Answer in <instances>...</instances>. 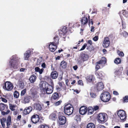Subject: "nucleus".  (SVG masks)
<instances>
[{
  "label": "nucleus",
  "mask_w": 128,
  "mask_h": 128,
  "mask_svg": "<svg viewBox=\"0 0 128 128\" xmlns=\"http://www.w3.org/2000/svg\"><path fill=\"white\" fill-rule=\"evenodd\" d=\"M59 39L58 36H56L54 37V41L52 42H54L55 44H58Z\"/></svg>",
  "instance_id": "30"
},
{
  "label": "nucleus",
  "mask_w": 128,
  "mask_h": 128,
  "mask_svg": "<svg viewBox=\"0 0 128 128\" xmlns=\"http://www.w3.org/2000/svg\"><path fill=\"white\" fill-rule=\"evenodd\" d=\"M16 105H13L11 104H9L10 108L12 111H14L15 110L14 108L16 107Z\"/></svg>",
  "instance_id": "37"
},
{
  "label": "nucleus",
  "mask_w": 128,
  "mask_h": 128,
  "mask_svg": "<svg viewBox=\"0 0 128 128\" xmlns=\"http://www.w3.org/2000/svg\"><path fill=\"white\" fill-rule=\"evenodd\" d=\"M26 108L29 113L31 112L32 109V107L31 106L26 107Z\"/></svg>",
  "instance_id": "41"
},
{
  "label": "nucleus",
  "mask_w": 128,
  "mask_h": 128,
  "mask_svg": "<svg viewBox=\"0 0 128 128\" xmlns=\"http://www.w3.org/2000/svg\"><path fill=\"white\" fill-rule=\"evenodd\" d=\"M18 60H15L14 58H12L10 62V68H13L14 69H17L18 68L17 66L18 64Z\"/></svg>",
  "instance_id": "11"
},
{
  "label": "nucleus",
  "mask_w": 128,
  "mask_h": 128,
  "mask_svg": "<svg viewBox=\"0 0 128 128\" xmlns=\"http://www.w3.org/2000/svg\"><path fill=\"white\" fill-rule=\"evenodd\" d=\"M78 84L80 85L83 86V82L82 80H79L78 81Z\"/></svg>",
  "instance_id": "48"
},
{
  "label": "nucleus",
  "mask_w": 128,
  "mask_h": 128,
  "mask_svg": "<svg viewBox=\"0 0 128 128\" xmlns=\"http://www.w3.org/2000/svg\"><path fill=\"white\" fill-rule=\"evenodd\" d=\"M74 108L70 104H68L65 105L64 107V112L68 115H70L73 113Z\"/></svg>",
  "instance_id": "5"
},
{
  "label": "nucleus",
  "mask_w": 128,
  "mask_h": 128,
  "mask_svg": "<svg viewBox=\"0 0 128 128\" xmlns=\"http://www.w3.org/2000/svg\"><path fill=\"white\" fill-rule=\"evenodd\" d=\"M97 128H106L105 126L102 125H100L98 126Z\"/></svg>",
  "instance_id": "54"
},
{
  "label": "nucleus",
  "mask_w": 128,
  "mask_h": 128,
  "mask_svg": "<svg viewBox=\"0 0 128 128\" xmlns=\"http://www.w3.org/2000/svg\"><path fill=\"white\" fill-rule=\"evenodd\" d=\"M88 43L90 44V45H92V42L91 40H89L88 41Z\"/></svg>",
  "instance_id": "57"
},
{
  "label": "nucleus",
  "mask_w": 128,
  "mask_h": 128,
  "mask_svg": "<svg viewBox=\"0 0 128 128\" xmlns=\"http://www.w3.org/2000/svg\"><path fill=\"white\" fill-rule=\"evenodd\" d=\"M110 44V42L109 38L108 37H105L102 43V45L104 47H108L109 46Z\"/></svg>",
  "instance_id": "13"
},
{
  "label": "nucleus",
  "mask_w": 128,
  "mask_h": 128,
  "mask_svg": "<svg viewBox=\"0 0 128 128\" xmlns=\"http://www.w3.org/2000/svg\"><path fill=\"white\" fill-rule=\"evenodd\" d=\"M88 20L86 17L84 16L80 20L81 26H83L86 24L88 22Z\"/></svg>",
  "instance_id": "19"
},
{
  "label": "nucleus",
  "mask_w": 128,
  "mask_h": 128,
  "mask_svg": "<svg viewBox=\"0 0 128 128\" xmlns=\"http://www.w3.org/2000/svg\"><path fill=\"white\" fill-rule=\"evenodd\" d=\"M23 112V114L25 115H26L29 114L26 108L24 110Z\"/></svg>",
  "instance_id": "43"
},
{
  "label": "nucleus",
  "mask_w": 128,
  "mask_h": 128,
  "mask_svg": "<svg viewBox=\"0 0 128 128\" xmlns=\"http://www.w3.org/2000/svg\"><path fill=\"white\" fill-rule=\"evenodd\" d=\"M113 94L116 95H118L119 94L118 92L116 91H114L113 92Z\"/></svg>",
  "instance_id": "59"
},
{
  "label": "nucleus",
  "mask_w": 128,
  "mask_h": 128,
  "mask_svg": "<svg viewBox=\"0 0 128 128\" xmlns=\"http://www.w3.org/2000/svg\"><path fill=\"white\" fill-rule=\"evenodd\" d=\"M1 98L2 99V101L6 103L7 102V100L5 98L2 97H1Z\"/></svg>",
  "instance_id": "53"
},
{
  "label": "nucleus",
  "mask_w": 128,
  "mask_h": 128,
  "mask_svg": "<svg viewBox=\"0 0 128 128\" xmlns=\"http://www.w3.org/2000/svg\"><path fill=\"white\" fill-rule=\"evenodd\" d=\"M75 120L78 121V120H79L80 119V118L79 116L78 115H76L75 116Z\"/></svg>",
  "instance_id": "49"
},
{
  "label": "nucleus",
  "mask_w": 128,
  "mask_h": 128,
  "mask_svg": "<svg viewBox=\"0 0 128 128\" xmlns=\"http://www.w3.org/2000/svg\"><path fill=\"white\" fill-rule=\"evenodd\" d=\"M38 128H49V126L45 124H41Z\"/></svg>",
  "instance_id": "35"
},
{
  "label": "nucleus",
  "mask_w": 128,
  "mask_h": 128,
  "mask_svg": "<svg viewBox=\"0 0 128 128\" xmlns=\"http://www.w3.org/2000/svg\"><path fill=\"white\" fill-rule=\"evenodd\" d=\"M50 103L49 101H47L44 102L45 104H46L47 106H49L50 105Z\"/></svg>",
  "instance_id": "63"
},
{
  "label": "nucleus",
  "mask_w": 128,
  "mask_h": 128,
  "mask_svg": "<svg viewBox=\"0 0 128 128\" xmlns=\"http://www.w3.org/2000/svg\"><path fill=\"white\" fill-rule=\"evenodd\" d=\"M87 46V44L86 43L84 44V45L82 46V48L80 50V51L82 50H84Z\"/></svg>",
  "instance_id": "46"
},
{
  "label": "nucleus",
  "mask_w": 128,
  "mask_h": 128,
  "mask_svg": "<svg viewBox=\"0 0 128 128\" xmlns=\"http://www.w3.org/2000/svg\"><path fill=\"white\" fill-rule=\"evenodd\" d=\"M91 28L90 30V31L91 32H94V27L93 26H92L91 27Z\"/></svg>",
  "instance_id": "60"
},
{
  "label": "nucleus",
  "mask_w": 128,
  "mask_h": 128,
  "mask_svg": "<svg viewBox=\"0 0 128 128\" xmlns=\"http://www.w3.org/2000/svg\"><path fill=\"white\" fill-rule=\"evenodd\" d=\"M31 54V51L28 50L26 52V53L24 54V57L25 60H28V58Z\"/></svg>",
  "instance_id": "20"
},
{
  "label": "nucleus",
  "mask_w": 128,
  "mask_h": 128,
  "mask_svg": "<svg viewBox=\"0 0 128 128\" xmlns=\"http://www.w3.org/2000/svg\"><path fill=\"white\" fill-rule=\"evenodd\" d=\"M104 88L103 83L102 82H98L97 84L96 88L99 91L103 90Z\"/></svg>",
  "instance_id": "17"
},
{
  "label": "nucleus",
  "mask_w": 128,
  "mask_h": 128,
  "mask_svg": "<svg viewBox=\"0 0 128 128\" xmlns=\"http://www.w3.org/2000/svg\"><path fill=\"white\" fill-rule=\"evenodd\" d=\"M6 125L7 127L6 128H9L10 126L11 125V116L9 115L8 116L7 120H6Z\"/></svg>",
  "instance_id": "16"
},
{
  "label": "nucleus",
  "mask_w": 128,
  "mask_h": 128,
  "mask_svg": "<svg viewBox=\"0 0 128 128\" xmlns=\"http://www.w3.org/2000/svg\"><path fill=\"white\" fill-rule=\"evenodd\" d=\"M59 98V95L57 92H55L53 94L51 97V99L56 100L58 99Z\"/></svg>",
  "instance_id": "24"
},
{
  "label": "nucleus",
  "mask_w": 128,
  "mask_h": 128,
  "mask_svg": "<svg viewBox=\"0 0 128 128\" xmlns=\"http://www.w3.org/2000/svg\"><path fill=\"white\" fill-rule=\"evenodd\" d=\"M58 76V73L56 71H54L52 72L50 74L51 77L52 79H55Z\"/></svg>",
  "instance_id": "25"
},
{
  "label": "nucleus",
  "mask_w": 128,
  "mask_h": 128,
  "mask_svg": "<svg viewBox=\"0 0 128 128\" xmlns=\"http://www.w3.org/2000/svg\"><path fill=\"white\" fill-rule=\"evenodd\" d=\"M98 36H95L93 38V40L95 41H97L98 40Z\"/></svg>",
  "instance_id": "50"
},
{
  "label": "nucleus",
  "mask_w": 128,
  "mask_h": 128,
  "mask_svg": "<svg viewBox=\"0 0 128 128\" xmlns=\"http://www.w3.org/2000/svg\"><path fill=\"white\" fill-rule=\"evenodd\" d=\"M61 87L64 90H66V87L65 84Z\"/></svg>",
  "instance_id": "55"
},
{
  "label": "nucleus",
  "mask_w": 128,
  "mask_h": 128,
  "mask_svg": "<svg viewBox=\"0 0 128 128\" xmlns=\"http://www.w3.org/2000/svg\"><path fill=\"white\" fill-rule=\"evenodd\" d=\"M123 102L124 103L128 102V96H126L123 98L122 100Z\"/></svg>",
  "instance_id": "40"
},
{
  "label": "nucleus",
  "mask_w": 128,
  "mask_h": 128,
  "mask_svg": "<svg viewBox=\"0 0 128 128\" xmlns=\"http://www.w3.org/2000/svg\"><path fill=\"white\" fill-rule=\"evenodd\" d=\"M39 116L37 114H34L30 118L31 122L35 124H37L39 122Z\"/></svg>",
  "instance_id": "8"
},
{
  "label": "nucleus",
  "mask_w": 128,
  "mask_h": 128,
  "mask_svg": "<svg viewBox=\"0 0 128 128\" xmlns=\"http://www.w3.org/2000/svg\"><path fill=\"white\" fill-rule=\"evenodd\" d=\"M57 45L54 42H50L49 46L50 50L52 52H54L57 48Z\"/></svg>",
  "instance_id": "14"
},
{
  "label": "nucleus",
  "mask_w": 128,
  "mask_h": 128,
  "mask_svg": "<svg viewBox=\"0 0 128 128\" xmlns=\"http://www.w3.org/2000/svg\"><path fill=\"white\" fill-rule=\"evenodd\" d=\"M35 71L36 72H39L40 74H42L44 70V69L42 68L40 69L38 67H36L34 68Z\"/></svg>",
  "instance_id": "29"
},
{
  "label": "nucleus",
  "mask_w": 128,
  "mask_h": 128,
  "mask_svg": "<svg viewBox=\"0 0 128 128\" xmlns=\"http://www.w3.org/2000/svg\"><path fill=\"white\" fill-rule=\"evenodd\" d=\"M100 98L103 102H108L110 100L111 98L110 94L108 92H103L101 94Z\"/></svg>",
  "instance_id": "4"
},
{
  "label": "nucleus",
  "mask_w": 128,
  "mask_h": 128,
  "mask_svg": "<svg viewBox=\"0 0 128 128\" xmlns=\"http://www.w3.org/2000/svg\"><path fill=\"white\" fill-rule=\"evenodd\" d=\"M90 95L91 96L92 98H95L96 96V95L95 93H94L93 92H91Z\"/></svg>",
  "instance_id": "44"
},
{
  "label": "nucleus",
  "mask_w": 128,
  "mask_h": 128,
  "mask_svg": "<svg viewBox=\"0 0 128 128\" xmlns=\"http://www.w3.org/2000/svg\"><path fill=\"white\" fill-rule=\"evenodd\" d=\"M62 102V101L61 100H59L54 103L55 105L56 106H57L60 105Z\"/></svg>",
  "instance_id": "45"
},
{
  "label": "nucleus",
  "mask_w": 128,
  "mask_h": 128,
  "mask_svg": "<svg viewBox=\"0 0 128 128\" xmlns=\"http://www.w3.org/2000/svg\"><path fill=\"white\" fill-rule=\"evenodd\" d=\"M1 123L2 126L3 128H5V125L4 122L6 121V119L5 118H3L2 119H0Z\"/></svg>",
  "instance_id": "31"
},
{
  "label": "nucleus",
  "mask_w": 128,
  "mask_h": 128,
  "mask_svg": "<svg viewBox=\"0 0 128 128\" xmlns=\"http://www.w3.org/2000/svg\"><path fill=\"white\" fill-rule=\"evenodd\" d=\"M121 61V59L119 58H116L114 62L116 64H118L120 63Z\"/></svg>",
  "instance_id": "39"
},
{
  "label": "nucleus",
  "mask_w": 128,
  "mask_h": 128,
  "mask_svg": "<svg viewBox=\"0 0 128 128\" xmlns=\"http://www.w3.org/2000/svg\"><path fill=\"white\" fill-rule=\"evenodd\" d=\"M77 126L74 124H73L71 128H77Z\"/></svg>",
  "instance_id": "64"
},
{
  "label": "nucleus",
  "mask_w": 128,
  "mask_h": 128,
  "mask_svg": "<svg viewBox=\"0 0 128 128\" xmlns=\"http://www.w3.org/2000/svg\"><path fill=\"white\" fill-rule=\"evenodd\" d=\"M80 57L81 60L84 62L88 60V56L87 54L82 53L80 55Z\"/></svg>",
  "instance_id": "18"
},
{
  "label": "nucleus",
  "mask_w": 128,
  "mask_h": 128,
  "mask_svg": "<svg viewBox=\"0 0 128 128\" xmlns=\"http://www.w3.org/2000/svg\"><path fill=\"white\" fill-rule=\"evenodd\" d=\"M118 54L120 56H124V54L122 52H119Z\"/></svg>",
  "instance_id": "51"
},
{
  "label": "nucleus",
  "mask_w": 128,
  "mask_h": 128,
  "mask_svg": "<svg viewBox=\"0 0 128 128\" xmlns=\"http://www.w3.org/2000/svg\"><path fill=\"white\" fill-rule=\"evenodd\" d=\"M36 76L35 74H33L30 77L29 80L31 83H33L36 81Z\"/></svg>",
  "instance_id": "22"
},
{
  "label": "nucleus",
  "mask_w": 128,
  "mask_h": 128,
  "mask_svg": "<svg viewBox=\"0 0 128 128\" xmlns=\"http://www.w3.org/2000/svg\"><path fill=\"white\" fill-rule=\"evenodd\" d=\"M73 68L74 70H76L78 68V66L77 65H75V66H74Z\"/></svg>",
  "instance_id": "61"
},
{
  "label": "nucleus",
  "mask_w": 128,
  "mask_h": 128,
  "mask_svg": "<svg viewBox=\"0 0 128 128\" xmlns=\"http://www.w3.org/2000/svg\"><path fill=\"white\" fill-rule=\"evenodd\" d=\"M21 118V115L18 116L17 117V120H20Z\"/></svg>",
  "instance_id": "62"
},
{
  "label": "nucleus",
  "mask_w": 128,
  "mask_h": 128,
  "mask_svg": "<svg viewBox=\"0 0 128 128\" xmlns=\"http://www.w3.org/2000/svg\"><path fill=\"white\" fill-rule=\"evenodd\" d=\"M40 87L42 88V90L47 94H50L52 93L53 91L54 86L50 85L47 82L40 83Z\"/></svg>",
  "instance_id": "2"
},
{
  "label": "nucleus",
  "mask_w": 128,
  "mask_h": 128,
  "mask_svg": "<svg viewBox=\"0 0 128 128\" xmlns=\"http://www.w3.org/2000/svg\"><path fill=\"white\" fill-rule=\"evenodd\" d=\"M94 78V77L93 75H89L87 76L86 78V80L87 81L89 82H93Z\"/></svg>",
  "instance_id": "26"
},
{
  "label": "nucleus",
  "mask_w": 128,
  "mask_h": 128,
  "mask_svg": "<svg viewBox=\"0 0 128 128\" xmlns=\"http://www.w3.org/2000/svg\"><path fill=\"white\" fill-rule=\"evenodd\" d=\"M93 108L92 107H89L88 108V112L89 114H92L94 112Z\"/></svg>",
  "instance_id": "33"
},
{
  "label": "nucleus",
  "mask_w": 128,
  "mask_h": 128,
  "mask_svg": "<svg viewBox=\"0 0 128 128\" xmlns=\"http://www.w3.org/2000/svg\"><path fill=\"white\" fill-rule=\"evenodd\" d=\"M19 95V93L17 91H15L14 93V97L16 98H18Z\"/></svg>",
  "instance_id": "38"
},
{
  "label": "nucleus",
  "mask_w": 128,
  "mask_h": 128,
  "mask_svg": "<svg viewBox=\"0 0 128 128\" xmlns=\"http://www.w3.org/2000/svg\"><path fill=\"white\" fill-rule=\"evenodd\" d=\"M58 34L60 36H64L67 32V27L64 26L62 29L58 30Z\"/></svg>",
  "instance_id": "12"
},
{
  "label": "nucleus",
  "mask_w": 128,
  "mask_h": 128,
  "mask_svg": "<svg viewBox=\"0 0 128 128\" xmlns=\"http://www.w3.org/2000/svg\"><path fill=\"white\" fill-rule=\"evenodd\" d=\"M107 114L105 113H100L98 115V118L102 123L106 122L107 120Z\"/></svg>",
  "instance_id": "7"
},
{
  "label": "nucleus",
  "mask_w": 128,
  "mask_h": 128,
  "mask_svg": "<svg viewBox=\"0 0 128 128\" xmlns=\"http://www.w3.org/2000/svg\"><path fill=\"white\" fill-rule=\"evenodd\" d=\"M41 66L43 68H46V64L45 63H44L42 64Z\"/></svg>",
  "instance_id": "58"
},
{
  "label": "nucleus",
  "mask_w": 128,
  "mask_h": 128,
  "mask_svg": "<svg viewBox=\"0 0 128 128\" xmlns=\"http://www.w3.org/2000/svg\"><path fill=\"white\" fill-rule=\"evenodd\" d=\"M50 117L53 120H55L57 118V116L56 114L52 113L50 114Z\"/></svg>",
  "instance_id": "32"
},
{
  "label": "nucleus",
  "mask_w": 128,
  "mask_h": 128,
  "mask_svg": "<svg viewBox=\"0 0 128 128\" xmlns=\"http://www.w3.org/2000/svg\"><path fill=\"white\" fill-rule=\"evenodd\" d=\"M106 58L104 57H102L101 60L96 63V65L95 68L96 70L95 74L97 77V78L102 80L104 77L103 75V72L102 71H99L98 70L102 68L105 66L106 62Z\"/></svg>",
  "instance_id": "1"
},
{
  "label": "nucleus",
  "mask_w": 128,
  "mask_h": 128,
  "mask_svg": "<svg viewBox=\"0 0 128 128\" xmlns=\"http://www.w3.org/2000/svg\"><path fill=\"white\" fill-rule=\"evenodd\" d=\"M34 109L40 111L42 110V107L39 103H36L34 104Z\"/></svg>",
  "instance_id": "23"
},
{
  "label": "nucleus",
  "mask_w": 128,
  "mask_h": 128,
  "mask_svg": "<svg viewBox=\"0 0 128 128\" xmlns=\"http://www.w3.org/2000/svg\"><path fill=\"white\" fill-rule=\"evenodd\" d=\"M87 128H95V125L93 123H89L87 125Z\"/></svg>",
  "instance_id": "34"
},
{
  "label": "nucleus",
  "mask_w": 128,
  "mask_h": 128,
  "mask_svg": "<svg viewBox=\"0 0 128 128\" xmlns=\"http://www.w3.org/2000/svg\"><path fill=\"white\" fill-rule=\"evenodd\" d=\"M26 89H24L22 90L21 92L20 95L21 96H24L26 92Z\"/></svg>",
  "instance_id": "42"
},
{
  "label": "nucleus",
  "mask_w": 128,
  "mask_h": 128,
  "mask_svg": "<svg viewBox=\"0 0 128 128\" xmlns=\"http://www.w3.org/2000/svg\"><path fill=\"white\" fill-rule=\"evenodd\" d=\"M13 86L12 84L10 82H6L3 86L4 89L8 91H10L13 88Z\"/></svg>",
  "instance_id": "9"
},
{
  "label": "nucleus",
  "mask_w": 128,
  "mask_h": 128,
  "mask_svg": "<svg viewBox=\"0 0 128 128\" xmlns=\"http://www.w3.org/2000/svg\"><path fill=\"white\" fill-rule=\"evenodd\" d=\"M58 84L60 87H61L64 84L63 82L62 81L59 82H58Z\"/></svg>",
  "instance_id": "47"
},
{
  "label": "nucleus",
  "mask_w": 128,
  "mask_h": 128,
  "mask_svg": "<svg viewBox=\"0 0 128 128\" xmlns=\"http://www.w3.org/2000/svg\"><path fill=\"white\" fill-rule=\"evenodd\" d=\"M94 107L93 109L94 110V111L96 110H98L99 108V106H94Z\"/></svg>",
  "instance_id": "52"
},
{
  "label": "nucleus",
  "mask_w": 128,
  "mask_h": 128,
  "mask_svg": "<svg viewBox=\"0 0 128 128\" xmlns=\"http://www.w3.org/2000/svg\"><path fill=\"white\" fill-rule=\"evenodd\" d=\"M58 123L60 125H63L66 123V117L62 115L61 113L59 112L58 114Z\"/></svg>",
  "instance_id": "6"
},
{
  "label": "nucleus",
  "mask_w": 128,
  "mask_h": 128,
  "mask_svg": "<svg viewBox=\"0 0 128 128\" xmlns=\"http://www.w3.org/2000/svg\"><path fill=\"white\" fill-rule=\"evenodd\" d=\"M8 108V106L6 104L2 103H0V110L1 112V114L3 116L8 114L10 112Z\"/></svg>",
  "instance_id": "3"
},
{
  "label": "nucleus",
  "mask_w": 128,
  "mask_h": 128,
  "mask_svg": "<svg viewBox=\"0 0 128 128\" xmlns=\"http://www.w3.org/2000/svg\"><path fill=\"white\" fill-rule=\"evenodd\" d=\"M42 62V60H40L39 59H38L37 60V64L39 65L41 64V62Z\"/></svg>",
  "instance_id": "56"
},
{
  "label": "nucleus",
  "mask_w": 128,
  "mask_h": 128,
  "mask_svg": "<svg viewBox=\"0 0 128 128\" xmlns=\"http://www.w3.org/2000/svg\"><path fill=\"white\" fill-rule=\"evenodd\" d=\"M109 9L107 8H104L102 9V13L104 14H107L108 12Z\"/></svg>",
  "instance_id": "36"
},
{
  "label": "nucleus",
  "mask_w": 128,
  "mask_h": 128,
  "mask_svg": "<svg viewBox=\"0 0 128 128\" xmlns=\"http://www.w3.org/2000/svg\"><path fill=\"white\" fill-rule=\"evenodd\" d=\"M67 65V62L65 61L62 60L60 62V67L61 68L65 69L66 68Z\"/></svg>",
  "instance_id": "21"
},
{
  "label": "nucleus",
  "mask_w": 128,
  "mask_h": 128,
  "mask_svg": "<svg viewBox=\"0 0 128 128\" xmlns=\"http://www.w3.org/2000/svg\"><path fill=\"white\" fill-rule=\"evenodd\" d=\"M118 114L121 120L123 121L126 120V116L124 111L123 110H120L118 112Z\"/></svg>",
  "instance_id": "10"
},
{
  "label": "nucleus",
  "mask_w": 128,
  "mask_h": 128,
  "mask_svg": "<svg viewBox=\"0 0 128 128\" xmlns=\"http://www.w3.org/2000/svg\"><path fill=\"white\" fill-rule=\"evenodd\" d=\"M88 109L87 107L84 106H82L80 108L79 112L80 114L82 115L85 114L87 112Z\"/></svg>",
  "instance_id": "15"
},
{
  "label": "nucleus",
  "mask_w": 128,
  "mask_h": 128,
  "mask_svg": "<svg viewBox=\"0 0 128 128\" xmlns=\"http://www.w3.org/2000/svg\"><path fill=\"white\" fill-rule=\"evenodd\" d=\"M36 90H34L32 92V95L33 98H36L38 97Z\"/></svg>",
  "instance_id": "28"
},
{
  "label": "nucleus",
  "mask_w": 128,
  "mask_h": 128,
  "mask_svg": "<svg viewBox=\"0 0 128 128\" xmlns=\"http://www.w3.org/2000/svg\"><path fill=\"white\" fill-rule=\"evenodd\" d=\"M30 97V96L28 95L24 96V98L23 101L25 104L28 103L29 102Z\"/></svg>",
  "instance_id": "27"
}]
</instances>
